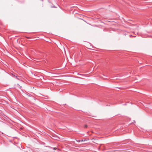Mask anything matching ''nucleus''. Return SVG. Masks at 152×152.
Masks as SVG:
<instances>
[{"mask_svg": "<svg viewBox=\"0 0 152 152\" xmlns=\"http://www.w3.org/2000/svg\"><path fill=\"white\" fill-rule=\"evenodd\" d=\"M87 126H87V125H85L84 127H85V128H87Z\"/></svg>", "mask_w": 152, "mask_h": 152, "instance_id": "1", "label": "nucleus"}, {"mask_svg": "<svg viewBox=\"0 0 152 152\" xmlns=\"http://www.w3.org/2000/svg\"><path fill=\"white\" fill-rule=\"evenodd\" d=\"M14 76L15 77L16 79H18L17 76H15V75H14Z\"/></svg>", "mask_w": 152, "mask_h": 152, "instance_id": "2", "label": "nucleus"}, {"mask_svg": "<svg viewBox=\"0 0 152 152\" xmlns=\"http://www.w3.org/2000/svg\"><path fill=\"white\" fill-rule=\"evenodd\" d=\"M56 148H53V149L54 150H56Z\"/></svg>", "mask_w": 152, "mask_h": 152, "instance_id": "3", "label": "nucleus"}, {"mask_svg": "<svg viewBox=\"0 0 152 152\" xmlns=\"http://www.w3.org/2000/svg\"><path fill=\"white\" fill-rule=\"evenodd\" d=\"M134 123H135V121H134Z\"/></svg>", "mask_w": 152, "mask_h": 152, "instance_id": "4", "label": "nucleus"}]
</instances>
